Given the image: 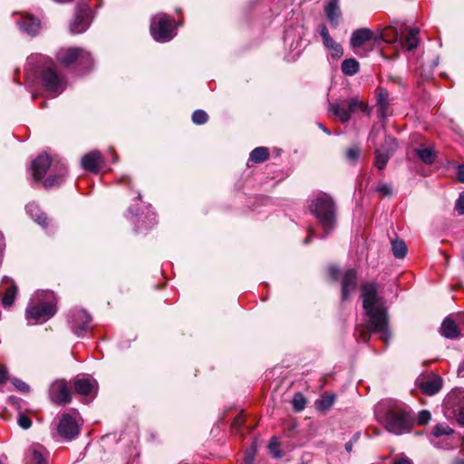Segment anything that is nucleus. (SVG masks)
Returning <instances> with one entry per match:
<instances>
[{
	"instance_id": "nucleus-8",
	"label": "nucleus",
	"mask_w": 464,
	"mask_h": 464,
	"mask_svg": "<svg viewBox=\"0 0 464 464\" xmlns=\"http://www.w3.org/2000/svg\"><path fill=\"white\" fill-rule=\"evenodd\" d=\"M174 21L164 14L155 15L150 24V33L157 42L166 43L174 37Z\"/></svg>"
},
{
	"instance_id": "nucleus-54",
	"label": "nucleus",
	"mask_w": 464,
	"mask_h": 464,
	"mask_svg": "<svg viewBox=\"0 0 464 464\" xmlns=\"http://www.w3.org/2000/svg\"><path fill=\"white\" fill-rule=\"evenodd\" d=\"M5 459H6L5 457L0 458V464H6Z\"/></svg>"
},
{
	"instance_id": "nucleus-49",
	"label": "nucleus",
	"mask_w": 464,
	"mask_h": 464,
	"mask_svg": "<svg viewBox=\"0 0 464 464\" xmlns=\"http://www.w3.org/2000/svg\"><path fill=\"white\" fill-rule=\"evenodd\" d=\"M313 234H314V229L310 228L309 229V236L304 240V244L310 243V241L312 240Z\"/></svg>"
},
{
	"instance_id": "nucleus-31",
	"label": "nucleus",
	"mask_w": 464,
	"mask_h": 464,
	"mask_svg": "<svg viewBox=\"0 0 464 464\" xmlns=\"http://www.w3.org/2000/svg\"><path fill=\"white\" fill-rule=\"evenodd\" d=\"M416 154L426 164H431L435 160L434 150L429 147L416 150Z\"/></svg>"
},
{
	"instance_id": "nucleus-41",
	"label": "nucleus",
	"mask_w": 464,
	"mask_h": 464,
	"mask_svg": "<svg viewBox=\"0 0 464 464\" xmlns=\"http://www.w3.org/2000/svg\"><path fill=\"white\" fill-rule=\"evenodd\" d=\"M12 382L21 392H27L29 391L28 384L19 379L14 378Z\"/></svg>"
},
{
	"instance_id": "nucleus-10",
	"label": "nucleus",
	"mask_w": 464,
	"mask_h": 464,
	"mask_svg": "<svg viewBox=\"0 0 464 464\" xmlns=\"http://www.w3.org/2000/svg\"><path fill=\"white\" fill-rule=\"evenodd\" d=\"M431 434V443L438 448H453L460 440L459 436L446 423H440L434 426Z\"/></svg>"
},
{
	"instance_id": "nucleus-44",
	"label": "nucleus",
	"mask_w": 464,
	"mask_h": 464,
	"mask_svg": "<svg viewBox=\"0 0 464 464\" xmlns=\"http://www.w3.org/2000/svg\"><path fill=\"white\" fill-rule=\"evenodd\" d=\"M456 210L459 212V214L463 215L464 214V193L459 195V199L456 203Z\"/></svg>"
},
{
	"instance_id": "nucleus-34",
	"label": "nucleus",
	"mask_w": 464,
	"mask_h": 464,
	"mask_svg": "<svg viewBox=\"0 0 464 464\" xmlns=\"http://www.w3.org/2000/svg\"><path fill=\"white\" fill-rule=\"evenodd\" d=\"M292 403H293L294 409L296 411H301L305 407L306 399L304 398V396L302 393L298 392V393L295 394Z\"/></svg>"
},
{
	"instance_id": "nucleus-18",
	"label": "nucleus",
	"mask_w": 464,
	"mask_h": 464,
	"mask_svg": "<svg viewBox=\"0 0 464 464\" xmlns=\"http://www.w3.org/2000/svg\"><path fill=\"white\" fill-rule=\"evenodd\" d=\"M18 289L14 280L8 276L3 277L0 285L1 303L4 307H10L16 297Z\"/></svg>"
},
{
	"instance_id": "nucleus-13",
	"label": "nucleus",
	"mask_w": 464,
	"mask_h": 464,
	"mask_svg": "<svg viewBox=\"0 0 464 464\" xmlns=\"http://www.w3.org/2000/svg\"><path fill=\"white\" fill-rule=\"evenodd\" d=\"M416 385L422 393L432 396L438 393L443 385V380L440 376L430 373L417 378Z\"/></svg>"
},
{
	"instance_id": "nucleus-9",
	"label": "nucleus",
	"mask_w": 464,
	"mask_h": 464,
	"mask_svg": "<svg viewBox=\"0 0 464 464\" xmlns=\"http://www.w3.org/2000/svg\"><path fill=\"white\" fill-rule=\"evenodd\" d=\"M390 34H392L394 42H396L398 38V32L396 29H385L379 36H375L370 29L360 28L353 32L350 44L352 48L356 49L371 40L377 41L378 39H381L384 42H393V40L389 38Z\"/></svg>"
},
{
	"instance_id": "nucleus-27",
	"label": "nucleus",
	"mask_w": 464,
	"mask_h": 464,
	"mask_svg": "<svg viewBox=\"0 0 464 464\" xmlns=\"http://www.w3.org/2000/svg\"><path fill=\"white\" fill-rule=\"evenodd\" d=\"M376 100H377V106L379 108L380 116L382 118H385L389 106H390V98H389V92L387 90L383 88H378L377 89V94H376Z\"/></svg>"
},
{
	"instance_id": "nucleus-15",
	"label": "nucleus",
	"mask_w": 464,
	"mask_h": 464,
	"mask_svg": "<svg viewBox=\"0 0 464 464\" xmlns=\"http://www.w3.org/2000/svg\"><path fill=\"white\" fill-rule=\"evenodd\" d=\"M58 434L65 440H72L79 434L80 429L76 420L70 414H63L57 426Z\"/></svg>"
},
{
	"instance_id": "nucleus-36",
	"label": "nucleus",
	"mask_w": 464,
	"mask_h": 464,
	"mask_svg": "<svg viewBox=\"0 0 464 464\" xmlns=\"http://www.w3.org/2000/svg\"><path fill=\"white\" fill-rule=\"evenodd\" d=\"M32 461L34 463V464H47V459L46 457H44V455L43 454V452L36 449V448H34L32 449Z\"/></svg>"
},
{
	"instance_id": "nucleus-30",
	"label": "nucleus",
	"mask_w": 464,
	"mask_h": 464,
	"mask_svg": "<svg viewBox=\"0 0 464 464\" xmlns=\"http://www.w3.org/2000/svg\"><path fill=\"white\" fill-rule=\"evenodd\" d=\"M269 157V150L266 147H257L250 153V160L255 163H261L266 161Z\"/></svg>"
},
{
	"instance_id": "nucleus-12",
	"label": "nucleus",
	"mask_w": 464,
	"mask_h": 464,
	"mask_svg": "<svg viewBox=\"0 0 464 464\" xmlns=\"http://www.w3.org/2000/svg\"><path fill=\"white\" fill-rule=\"evenodd\" d=\"M397 149L396 140L391 136L385 138L381 148L375 150L374 165L383 169L393 152Z\"/></svg>"
},
{
	"instance_id": "nucleus-48",
	"label": "nucleus",
	"mask_w": 464,
	"mask_h": 464,
	"mask_svg": "<svg viewBox=\"0 0 464 464\" xmlns=\"http://www.w3.org/2000/svg\"><path fill=\"white\" fill-rule=\"evenodd\" d=\"M456 419L459 424L464 425V408L459 410Z\"/></svg>"
},
{
	"instance_id": "nucleus-46",
	"label": "nucleus",
	"mask_w": 464,
	"mask_h": 464,
	"mask_svg": "<svg viewBox=\"0 0 464 464\" xmlns=\"http://www.w3.org/2000/svg\"><path fill=\"white\" fill-rule=\"evenodd\" d=\"M244 461L245 464H254V453L250 451L246 452Z\"/></svg>"
},
{
	"instance_id": "nucleus-24",
	"label": "nucleus",
	"mask_w": 464,
	"mask_h": 464,
	"mask_svg": "<svg viewBox=\"0 0 464 464\" xmlns=\"http://www.w3.org/2000/svg\"><path fill=\"white\" fill-rule=\"evenodd\" d=\"M74 389L81 395H95L97 393V382L91 378H76L74 380Z\"/></svg>"
},
{
	"instance_id": "nucleus-43",
	"label": "nucleus",
	"mask_w": 464,
	"mask_h": 464,
	"mask_svg": "<svg viewBox=\"0 0 464 464\" xmlns=\"http://www.w3.org/2000/svg\"><path fill=\"white\" fill-rule=\"evenodd\" d=\"M376 191L382 196H390L392 194V188L388 184H382L376 188Z\"/></svg>"
},
{
	"instance_id": "nucleus-7",
	"label": "nucleus",
	"mask_w": 464,
	"mask_h": 464,
	"mask_svg": "<svg viewBox=\"0 0 464 464\" xmlns=\"http://www.w3.org/2000/svg\"><path fill=\"white\" fill-rule=\"evenodd\" d=\"M329 108L343 123L348 122L351 119V114L354 113L356 111H361L367 114L370 113L368 105L359 101L357 97L349 99L346 104H341L339 102L331 103Z\"/></svg>"
},
{
	"instance_id": "nucleus-20",
	"label": "nucleus",
	"mask_w": 464,
	"mask_h": 464,
	"mask_svg": "<svg viewBox=\"0 0 464 464\" xmlns=\"http://www.w3.org/2000/svg\"><path fill=\"white\" fill-rule=\"evenodd\" d=\"M419 29L417 27L410 28L408 31L407 35L405 36V40H400L399 37L397 38V41L394 42V37L392 34H390V39L393 40V42H390L391 44H397L401 48H405L407 51H412L419 45L420 39H419Z\"/></svg>"
},
{
	"instance_id": "nucleus-32",
	"label": "nucleus",
	"mask_w": 464,
	"mask_h": 464,
	"mask_svg": "<svg viewBox=\"0 0 464 464\" xmlns=\"http://www.w3.org/2000/svg\"><path fill=\"white\" fill-rule=\"evenodd\" d=\"M392 250L395 257L403 258L407 253V246L402 240H393L392 242Z\"/></svg>"
},
{
	"instance_id": "nucleus-25",
	"label": "nucleus",
	"mask_w": 464,
	"mask_h": 464,
	"mask_svg": "<svg viewBox=\"0 0 464 464\" xmlns=\"http://www.w3.org/2000/svg\"><path fill=\"white\" fill-rule=\"evenodd\" d=\"M17 24L20 30L31 35H35L40 29V21L32 15H23Z\"/></svg>"
},
{
	"instance_id": "nucleus-52",
	"label": "nucleus",
	"mask_w": 464,
	"mask_h": 464,
	"mask_svg": "<svg viewBox=\"0 0 464 464\" xmlns=\"http://www.w3.org/2000/svg\"><path fill=\"white\" fill-rule=\"evenodd\" d=\"M319 127L327 134H331L330 130L324 125L320 124Z\"/></svg>"
},
{
	"instance_id": "nucleus-35",
	"label": "nucleus",
	"mask_w": 464,
	"mask_h": 464,
	"mask_svg": "<svg viewBox=\"0 0 464 464\" xmlns=\"http://www.w3.org/2000/svg\"><path fill=\"white\" fill-rule=\"evenodd\" d=\"M208 115L203 110H197L192 114V121L195 124L200 125L208 121Z\"/></svg>"
},
{
	"instance_id": "nucleus-3",
	"label": "nucleus",
	"mask_w": 464,
	"mask_h": 464,
	"mask_svg": "<svg viewBox=\"0 0 464 464\" xmlns=\"http://www.w3.org/2000/svg\"><path fill=\"white\" fill-rule=\"evenodd\" d=\"M56 300L53 292L37 293L28 304L26 318L30 324L44 323L56 313Z\"/></svg>"
},
{
	"instance_id": "nucleus-16",
	"label": "nucleus",
	"mask_w": 464,
	"mask_h": 464,
	"mask_svg": "<svg viewBox=\"0 0 464 464\" xmlns=\"http://www.w3.org/2000/svg\"><path fill=\"white\" fill-rule=\"evenodd\" d=\"M317 32L322 37L324 46L330 52L331 57L340 59L343 54V49L340 44L332 38L326 25L324 24H319Z\"/></svg>"
},
{
	"instance_id": "nucleus-33",
	"label": "nucleus",
	"mask_w": 464,
	"mask_h": 464,
	"mask_svg": "<svg viewBox=\"0 0 464 464\" xmlns=\"http://www.w3.org/2000/svg\"><path fill=\"white\" fill-rule=\"evenodd\" d=\"M361 155V150L358 146H352L345 151V159L347 161L354 164Z\"/></svg>"
},
{
	"instance_id": "nucleus-42",
	"label": "nucleus",
	"mask_w": 464,
	"mask_h": 464,
	"mask_svg": "<svg viewBox=\"0 0 464 464\" xmlns=\"http://www.w3.org/2000/svg\"><path fill=\"white\" fill-rule=\"evenodd\" d=\"M9 379L8 371L5 365L0 364V386L5 384Z\"/></svg>"
},
{
	"instance_id": "nucleus-38",
	"label": "nucleus",
	"mask_w": 464,
	"mask_h": 464,
	"mask_svg": "<svg viewBox=\"0 0 464 464\" xmlns=\"http://www.w3.org/2000/svg\"><path fill=\"white\" fill-rule=\"evenodd\" d=\"M430 412L429 411L423 410L419 412L417 417V422L420 425H424L430 421Z\"/></svg>"
},
{
	"instance_id": "nucleus-11",
	"label": "nucleus",
	"mask_w": 464,
	"mask_h": 464,
	"mask_svg": "<svg viewBox=\"0 0 464 464\" xmlns=\"http://www.w3.org/2000/svg\"><path fill=\"white\" fill-rule=\"evenodd\" d=\"M41 78L45 90L53 96H57L63 91V78L57 72L53 62H50L43 70Z\"/></svg>"
},
{
	"instance_id": "nucleus-28",
	"label": "nucleus",
	"mask_w": 464,
	"mask_h": 464,
	"mask_svg": "<svg viewBox=\"0 0 464 464\" xmlns=\"http://www.w3.org/2000/svg\"><path fill=\"white\" fill-rule=\"evenodd\" d=\"M27 213L32 218L43 227H46L48 225V218L44 213H42L37 205L31 203L26 206Z\"/></svg>"
},
{
	"instance_id": "nucleus-53",
	"label": "nucleus",
	"mask_w": 464,
	"mask_h": 464,
	"mask_svg": "<svg viewBox=\"0 0 464 464\" xmlns=\"http://www.w3.org/2000/svg\"><path fill=\"white\" fill-rule=\"evenodd\" d=\"M453 464H464V459H457Z\"/></svg>"
},
{
	"instance_id": "nucleus-40",
	"label": "nucleus",
	"mask_w": 464,
	"mask_h": 464,
	"mask_svg": "<svg viewBox=\"0 0 464 464\" xmlns=\"http://www.w3.org/2000/svg\"><path fill=\"white\" fill-rule=\"evenodd\" d=\"M268 448L271 451V453L276 457V458H279L281 457V454H280V451H279V444L276 440V438H272L269 445H268Z\"/></svg>"
},
{
	"instance_id": "nucleus-21",
	"label": "nucleus",
	"mask_w": 464,
	"mask_h": 464,
	"mask_svg": "<svg viewBox=\"0 0 464 464\" xmlns=\"http://www.w3.org/2000/svg\"><path fill=\"white\" fill-rule=\"evenodd\" d=\"M102 163V154L98 150L91 151L85 154L82 159V167L94 173L99 172Z\"/></svg>"
},
{
	"instance_id": "nucleus-6",
	"label": "nucleus",
	"mask_w": 464,
	"mask_h": 464,
	"mask_svg": "<svg viewBox=\"0 0 464 464\" xmlns=\"http://www.w3.org/2000/svg\"><path fill=\"white\" fill-rule=\"evenodd\" d=\"M56 59L65 67L77 64L83 68H89L92 63L91 53L77 47L61 48L57 52Z\"/></svg>"
},
{
	"instance_id": "nucleus-26",
	"label": "nucleus",
	"mask_w": 464,
	"mask_h": 464,
	"mask_svg": "<svg viewBox=\"0 0 464 464\" xmlns=\"http://www.w3.org/2000/svg\"><path fill=\"white\" fill-rule=\"evenodd\" d=\"M324 11L332 26L337 27L342 14L338 5V0H330Z\"/></svg>"
},
{
	"instance_id": "nucleus-45",
	"label": "nucleus",
	"mask_w": 464,
	"mask_h": 464,
	"mask_svg": "<svg viewBox=\"0 0 464 464\" xmlns=\"http://www.w3.org/2000/svg\"><path fill=\"white\" fill-rule=\"evenodd\" d=\"M458 179L464 182V165H459L457 169Z\"/></svg>"
},
{
	"instance_id": "nucleus-29",
	"label": "nucleus",
	"mask_w": 464,
	"mask_h": 464,
	"mask_svg": "<svg viewBox=\"0 0 464 464\" xmlns=\"http://www.w3.org/2000/svg\"><path fill=\"white\" fill-rule=\"evenodd\" d=\"M359 63L353 58L345 59L341 65L342 72L344 75L353 76L359 71Z\"/></svg>"
},
{
	"instance_id": "nucleus-17",
	"label": "nucleus",
	"mask_w": 464,
	"mask_h": 464,
	"mask_svg": "<svg viewBox=\"0 0 464 464\" xmlns=\"http://www.w3.org/2000/svg\"><path fill=\"white\" fill-rule=\"evenodd\" d=\"M51 401L57 405H63L71 401V392L64 381H56L50 387Z\"/></svg>"
},
{
	"instance_id": "nucleus-19",
	"label": "nucleus",
	"mask_w": 464,
	"mask_h": 464,
	"mask_svg": "<svg viewBox=\"0 0 464 464\" xmlns=\"http://www.w3.org/2000/svg\"><path fill=\"white\" fill-rule=\"evenodd\" d=\"M90 25V18L87 6L77 8L74 21L70 25V31L72 34H81L87 30Z\"/></svg>"
},
{
	"instance_id": "nucleus-23",
	"label": "nucleus",
	"mask_w": 464,
	"mask_h": 464,
	"mask_svg": "<svg viewBox=\"0 0 464 464\" xmlns=\"http://www.w3.org/2000/svg\"><path fill=\"white\" fill-rule=\"evenodd\" d=\"M357 273L354 269H348L342 279V299L346 300L349 295L356 288Z\"/></svg>"
},
{
	"instance_id": "nucleus-50",
	"label": "nucleus",
	"mask_w": 464,
	"mask_h": 464,
	"mask_svg": "<svg viewBox=\"0 0 464 464\" xmlns=\"http://www.w3.org/2000/svg\"><path fill=\"white\" fill-rule=\"evenodd\" d=\"M345 450L348 451V452H351L352 450H353V443L352 441H349L345 444Z\"/></svg>"
},
{
	"instance_id": "nucleus-47",
	"label": "nucleus",
	"mask_w": 464,
	"mask_h": 464,
	"mask_svg": "<svg viewBox=\"0 0 464 464\" xmlns=\"http://www.w3.org/2000/svg\"><path fill=\"white\" fill-rule=\"evenodd\" d=\"M393 464H412L411 460L406 457H401L394 460Z\"/></svg>"
},
{
	"instance_id": "nucleus-14",
	"label": "nucleus",
	"mask_w": 464,
	"mask_h": 464,
	"mask_svg": "<svg viewBox=\"0 0 464 464\" xmlns=\"http://www.w3.org/2000/svg\"><path fill=\"white\" fill-rule=\"evenodd\" d=\"M91 321L92 317L85 310H74L70 320L72 332L77 336H82L91 329Z\"/></svg>"
},
{
	"instance_id": "nucleus-37",
	"label": "nucleus",
	"mask_w": 464,
	"mask_h": 464,
	"mask_svg": "<svg viewBox=\"0 0 464 464\" xmlns=\"http://www.w3.org/2000/svg\"><path fill=\"white\" fill-rule=\"evenodd\" d=\"M334 395L333 394H327L322 397L321 401H319V408L321 410H327L331 408L334 402Z\"/></svg>"
},
{
	"instance_id": "nucleus-51",
	"label": "nucleus",
	"mask_w": 464,
	"mask_h": 464,
	"mask_svg": "<svg viewBox=\"0 0 464 464\" xmlns=\"http://www.w3.org/2000/svg\"><path fill=\"white\" fill-rule=\"evenodd\" d=\"M330 274L332 275L333 277H336V274H337V269L334 268V267H331L330 268Z\"/></svg>"
},
{
	"instance_id": "nucleus-4",
	"label": "nucleus",
	"mask_w": 464,
	"mask_h": 464,
	"mask_svg": "<svg viewBox=\"0 0 464 464\" xmlns=\"http://www.w3.org/2000/svg\"><path fill=\"white\" fill-rule=\"evenodd\" d=\"M310 211L324 230L323 237H325L336 225V208L333 198L325 193L318 194L311 201Z\"/></svg>"
},
{
	"instance_id": "nucleus-2",
	"label": "nucleus",
	"mask_w": 464,
	"mask_h": 464,
	"mask_svg": "<svg viewBox=\"0 0 464 464\" xmlns=\"http://www.w3.org/2000/svg\"><path fill=\"white\" fill-rule=\"evenodd\" d=\"M375 414L385 429L395 435L409 432L413 423V420L407 409L397 402H380L376 408Z\"/></svg>"
},
{
	"instance_id": "nucleus-1",
	"label": "nucleus",
	"mask_w": 464,
	"mask_h": 464,
	"mask_svg": "<svg viewBox=\"0 0 464 464\" xmlns=\"http://www.w3.org/2000/svg\"><path fill=\"white\" fill-rule=\"evenodd\" d=\"M362 307L369 320L367 330H360L359 338L366 343L370 339L371 333L381 334V338L387 343L391 337L388 328V314L386 307L382 304L377 295V285L365 283L362 285Z\"/></svg>"
},
{
	"instance_id": "nucleus-5",
	"label": "nucleus",
	"mask_w": 464,
	"mask_h": 464,
	"mask_svg": "<svg viewBox=\"0 0 464 464\" xmlns=\"http://www.w3.org/2000/svg\"><path fill=\"white\" fill-rule=\"evenodd\" d=\"M53 167L55 171L53 175H50L44 181L45 188L58 186L63 182L67 174V169L63 162H52L47 154H40L32 163L33 176L35 181L41 180L49 167Z\"/></svg>"
},
{
	"instance_id": "nucleus-22",
	"label": "nucleus",
	"mask_w": 464,
	"mask_h": 464,
	"mask_svg": "<svg viewBox=\"0 0 464 464\" xmlns=\"http://www.w3.org/2000/svg\"><path fill=\"white\" fill-rule=\"evenodd\" d=\"M455 316L450 315L446 317L440 326V334L448 339H456L460 336V329L459 322L454 319Z\"/></svg>"
},
{
	"instance_id": "nucleus-39",
	"label": "nucleus",
	"mask_w": 464,
	"mask_h": 464,
	"mask_svg": "<svg viewBox=\"0 0 464 464\" xmlns=\"http://www.w3.org/2000/svg\"><path fill=\"white\" fill-rule=\"evenodd\" d=\"M17 422L18 425L24 430H27L32 426V420L30 418L23 413L19 415Z\"/></svg>"
}]
</instances>
